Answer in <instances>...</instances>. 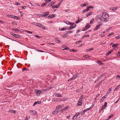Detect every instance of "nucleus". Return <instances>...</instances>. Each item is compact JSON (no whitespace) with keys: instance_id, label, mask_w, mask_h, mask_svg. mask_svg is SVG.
<instances>
[{"instance_id":"nucleus-1","label":"nucleus","mask_w":120,"mask_h":120,"mask_svg":"<svg viewBox=\"0 0 120 120\" xmlns=\"http://www.w3.org/2000/svg\"><path fill=\"white\" fill-rule=\"evenodd\" d=\"M102 18L101 21L103 22H106L109 20V16L106 13L103 12L102 13Z\"/></svg>"},{"instance_id":"nucleus-2","label":"nucleus","mask_w":120,"mask_h":120,"mask_svg":"<svg viewBox=\"0 0 120 120\" xmlns=\"http://www.w3.org/2000/svg\"><path fill=\"white\" fill-rule=\"evenodd\" d=\"M60 110L56 107V109L52 112V113L53 115L56 114L59 112Z\"/></svg>"},{"instance_id":"nucleus-3","label":"nucleus","mask_w":120,"mask_h":120,"mask_svg":"<svg viewBox=\"0 0 120 120\" xmlns=\"http://www.w3.org/2000/svg\"><path fill=\"white\" fill-rule=\"evenodd\" d=\"M36 26L39 27L41 28L42 29H45V26H43L42 24H40L39 23H37L36 24Z\"/></svg>"},{"instance_id":"nucleus-4","label":"nucleus","mask_w":120,"mask_h":120,"mask_svg":"<svg viewBox=\"0 0 120 120\" xmlns=\"http://www.w3.org/2000/svg\"><path fill=\"white\" fill-rule=\"evenodd\" d=\"M30 114L31 115H33L34 116L37 115V112L36 111L34 110H30L29 111Z\"/></svg>"},{"instance_id":"nucleus-5","label":"nucleus","mask_w":120,"mask_h":120,"mask_svg":"<svg viewBox=\"0 0 120 120\" xmlns=\"http://www.w3.org/2000/svg\"><path fill=\"white\" fill-rule=\"evenodd\" d=\"M10 33L13 36L17 38H19L21 37L18 34H14L12 32H10Z\"/></svg>"},{"instance_id":"nucleus-6","label":"nucleus","mask_w":120,"mask_h":120,"mask_svg":"<svg viewBox=\"0 0 120 120\" xmlns=\"http://www.w3.org/2000/svg\"><path fill=\"white\" fill-rule=\"evenodd\" d=\"M34 91L36 95H40L41 93V91L40 90H35Z\"/></svg>"},{"instance_id":"nucleus-7","label":"nucleus","mask_w":120,"mask_h":120,"mask_svg":"<svg viewBox=\"0 0 120 120\" xmlns=\"http://www.w3.org/2000/svg\"><path fill=\"white\" fill-rule=\"evenodd\" d=\"M82 100L80 99H79L77 103V106H80L82 105Z\"/></svg>"},{"instance_id":"nucleus-8","label":"nucleus","mask_w":120,"mask_h":120,"mask_svg":"<svg viewBox=\"0 0 120 120\" xmlns=\"http://www.w3.org/2000/svg\"><path fill=\"white\" fill-rule=\"evenodd\" d=\"M63 2V0H61L58 3L57 5H56L55 6L53 5L52 6V8H58L59 6L61 4V3Z\"/></svg>"},{"instance_id":"nucleus-9","label":"nucleus","mask_w":120,"mask_h":120,"mask_svg":"<svg viewBox=\"0 0 120 120\" xmlns=\"http://www.w3.org/2000/svg\"><path fill=\"white\" fill-rule=\"evenodd\" d=\"M107 96V95H106L102 97V98L100 100V102L101 103L106 98Z\"/></svg>"},{"instance_id":"nucleus-10","label":"nucleus","mask_w":120,"mask_h":120,"mask_svg":"<svg viewBox=\"0 0 120 120\" xmlns=\"http://www.w3.org/2000/svg\"><path fill=\"white\" fill-rule=\"evenodd\" d=\"M101 25V24H99L98 25H97L96 26V28L94 29V31L97 30L99 28V27Z\"/></svg>"},{"instance_id":"nucleus-11","label":"nucleus","mask_w":120,"mask_h":120,"mask_svg":"<svg viewBox=\"0 0 120 120\" xmlns=\"http://www.w3.org/2000/svg\"><path fill=\"white\" fill-rule=\"evenodd\" d=\"M76 25H75L74 26V27H73L72 25H71V26L68 28V29L69 30H71L75 28L76 26Z\"/></svg>"},{"instance_id":"nucleus-12","label":"nucleus","mask_w":120,"mask_h":120,"mask_svg":"<svg viewBox=\"0 0 120 120\" xmlns=\"http://www.w3.org/2000/svg\"><path fill=\"white\" fill-rule=\"evenodd\" d=\"M55 16V15L54 14H51L48 16V18L49 19H52Z\"/></svg>"},{"instance_id":"nucleus-13","label":"nucleus","mask_w":120,"mask_h":120,"mask_svg":"<svg viewBox=\"0 0 120 120\" xmlns=\"http://www.w3.org/2000/svg\"><path fill=\"white\" fill-rule=\"evenodd\" d=\"M55 94L56 96L59 97H61L62 96V95L61 94L58 93H56V94Z\"/></svg>"},{"instance_id":"nucleus-14","label":"nucleus","mask_w":120,"mask_h":120,"mask_svg":"<svg viewBox=\"0 0 120 120\" xmlns=\"http://www.w3.org/2000/svg\"><path fill=\"white\" fill-rule=\"evenodd\" d=\"M87 8L86 9H84L83 10L82 12V13H84L85 12L88 11L90 10L89 8Z\"/></svg>"},{"instance_id":"nucleus-15","label":"nucleus","mask_w":120,"mask_h":120,"mask_svg":"<svg viewBox=\"0 0 120 120\" xmlns=\"http://www.w3.org/2000/svg\"><path fill=\"white\" fill-rule=\"evenodd\" d=\"M64 106V104H62L61 105H58L57 107V108L59 109H60V108H62Z\"/></svg>"},{"instance_id":"nucleus-16","label":"nucleus","mask_w":120,"mask_h":120,"mask_svg":"<svg viewBox=\"0 0 120 120\" xmlns=\"http://www.w3.org/2000/svg\"><path fill=\"white\" fill-rule=\"evenodd\" d=\"M87 5L88 4L86 3H85L84 4H81L80 5L81 7H86L87 6Z\"/></svg>"},{"instance_id":"nucleus-17","label":"nucleus","mask_w":120,"mask_h":120,"mask_svg":"<svg viewBox=\"0 0 120 120\" xmlns=\"http://www.w3.org/2000/svg\"><path fill=\"white\" fill-rule=\"evenodd\" d=\"M49 13V12L47 11L45 12H43V14H44L45 15V16H46L48 15Z\"/></svg>"},{"instance_id":"nucleus-18","label":"nucleus","mask_w":120,"mask_h":120,"mask_svg":"<svg viewBox=\"0 0 120 120\" xmlns=\"http://www.w3.org/2000/svg\"><path fill=\"white\" fill-rule=\"evenodd\" d=\"M97 62L99 65H101L102 64H103V63H102L101 61L99 60H98L97 61Z\"/></svg>"},{"instance_id":"nucleus-19","label":"nucleus","mask_w":120,"mask_h":120,"mask_svg":"<svg viewBox=\"0 0 120 120\" xmlns=\"http://www.w3.org/2000/svg\"><path fill=\"white\" fill-rule=\"evenodd\" d=\"M12 18H13L16 19H19V18H20L17 16L13 15Z\"/></svg>"},{"instance_id":"nucleus-20","label":"nucleus","mask_w":120,"mask_h":120,"mask_svg":"<svg viewBox=\"0 0 120 120\" xmlns=\"http://www.w3.org/2000/svg\"><path fill=\"white\" fill-rule=\"evenodd\" d=\"M90 27V26L89 23L87 24L86 25L85 27V29L86 28L87 29Z\"/></svg>"},{"instance_id":"nucleus-21","label":"nucleus","mask_w":120,"mask_h":120,"mask_svg":"<svg viewBox=\"0 0 120 120\" xmlns=\"http://www.w3.org/2000/svg\"><path fill=\"white\" fill-rule=\"evenodd\" d=\"M67 29V28L66 27H64L63 28H62L60 30H66Z\"/></svg>"},{"instance_id":"nucleus-22","label":"nucleus","mask_w":120,"mask_h":120,"mask_svg":"<svg viewBox=\"0 0 120 120\" xmlns=\"http://www.w3.org/2000/svg\"><path fill=\"white\" fill-rule=\"evenodd\" d=\"M118 8H110V10H112L113 11L117 10Z\"/></svg>"},{"instance_id":"nucleus-23","label":"nucleus","mask_w":120,"mask_h":120,"mask_svg":"<svg viewBox=\"0 0 120 120\" xmlns=\"http://www.w3.org/2000/svg\"><path fill=\"white\" fill-rule=\"evenodd\" d=\"M68 99V98H61V101H65V100H67Z\"/></svg>"},{"instance_id":"nucleus-24","label":"nucleus","mask_w":120,"mask_h":120,"mask_svg":"<svg viewBox=\"0 0 120 120\" xmlns=\"http://www.w3.org/2000/svg\"><path fill=\"white\" fill-rule=\"evenodd\" d=\"M107 104V102H105L104 103V105H103L102 106V107H103V108H104L105 109V108L106 107Z\"/></svg>"},{"instance_id":"nucleus-25","label":"nucleus","mask_w":120,"mask_h":120,"mask_svg":"<svg viewBox=\"0 0 120 120\" xmlns=\"http://www.w3.org/2000/svg\"><path fill=\"white\" fill-rule=\"evenodd\" d=\"M86 112V109H85L84 110L82 111L81 112V114L82 115H83L84 114L85 112Z\"/></svg>"},{"instance_id":"nucleus-26","label":"nucleus","mask_w":120,"mask_h":120,"mask_svg":"<svg viewBox=\"0 0 120 120\" xmlns=\"http://www.w3.org/2000/svg\"><path fill=\"white\" fill-rule=\"evenodd\" d=\"M93 106H94V105H92V106H91L90 107V108L86 109H86V111H87L88 110H89L91 109H92V108L93 107Z\"/></svg>"},{"instance_id":"nucleus-27","label":"nucleus","mask_w":120,"mask_h":120,"mask_svg":"<svg viewBox=\"0 0 120 120\" xmlns=\"http://www.w3.org/2000/svg\"><path fill=\"white\" fill-rule=\"evenodd\" d=\"M120 87V85H118L117 86L116 88L114 90V91L117 90Z\"/></svg>"},{"instance_id":"nucleus-28","label":"nucleus","mask_w":120,"mask_h":120,"mask_svg":"<svg viewBox=\"0 0 120 120\" xmlns=\"http://www.w3.org/2000/svg\"><path fill=\"white\" fill-rule=\"evenodd\" d=\"M118 45V44H113L112 45V47H116Z\"/></svg>"},{"instance_id":"nucleus-29","label":"nucleus","mask_w":120,"mask_h":120,"mask_svg":"<svg viewBox=\"0 0 120 120\" xmlns=\"http://www.w3.org/2000/svg\"><path fill=\"white\" fill-rule=\"evenodd\" d=\"M32 5L34 7H36V6H37L38 7H40V5H38L37 4H32Z\"/></svg>"},{"instance_id":"nucleus-30","label":"nucleus","mask_w":120,"mask_h":120,"mask_svg":"<svg viewBox=\"0 0 120 120\" xmlns=\"http://www.w3.org/2000/svg\"><path fill=\"white\" fill-rule=\"evenodd\" d=\"M98 19H100L101 21L102 16H101V15H98Z\"/></svg>"},{"instance_id":"nucleus-31","label":"nucleus","mask_w":120,"mask_h":120,"mask_svg":"<svg viewBox=\"0 0 120 120\" xmlns=\"http://www.w3.org/2000/svg\"><path fill=\"white\" fill-rule=\"evenodd\" d=\"M69 107V106H67L66 107H65L63 108V110H64V111H66L67 109Z\"/></svg>"},{"instance_id":"nucleus-32","label":"nucleus","mask_w":120,"mask_h":120,"mask_svg":"<svg viewBox=\"0 0 120 120\" xmlns=\"http://www.w3.org/2000/svg\"><path fill=\"white\" fill-rule=\"evenodd\" d=\"M92 12H89L86 15V16L88 17L92 14Z\"/></svg>"},{"instance_id":"nucleus-33","label":"nucleus","mask_w":120,"mask_h":120,"mask_svg":"<svg viewBox=\"0 0 120 120\" xmlns=\"http://www.w3.org/2000/svg\"><path fill=\"white\" fill-rule=\"evenodd\" d=\"M74 77H75V76H73L71 78L69 79L68 80V81H69L71 80H73L75 79V78H74Z\"/></svg>"},{"instance_id":"nucleus-34","label":"nucleus","mask_w":120,"mask_h":120,"mask_svg":"<svg viewBox=\"0 0 120 120\" xmlns=\"http://www.w3.org/2000/svg\"><path fill=\"white\" fill-rule=\"evenodd\" d=\"M65 23L67 24H70L71 25L72 24V22H70L68 21H66V22Z\"/></svg>"},{"instance_id":"nucleus-35","label":"nucleus","mask_w":120,"mask_h":120,"mask_svg":"<svg viewBox=\"0 0 120 120\" xmlns=\"http://www.w3.org/2000/svg\"><path fill=\"white\" fill-rule=\"evenodd\" d=\"M28 70H29V69H28L26 67H25L22 69V71H24Z\"/></svg>"},{"instance_id":"nucleus-36","label":"nucleus","mask_w":120,"mask_h":120,"mask_svg":"<svg viewBox=\"0 0 120 120\" xmlns=\"http://www.w3.org/2000/svg\"><path fill=\"white\" fill-rule=\"evenodd\" d=\"M56 39L57 38H55V40L56 42L57 43H60V42L61 41H60Z\"/></svg>"},{"instance_id":"nucleus-37","label":"nucleus","mask_w":120,"mask_h":120,"mask_svg":"<svg viewBox=\"0 0 120 120\" xmlns=\"http://www.w3.org/2000/svg\"><path fill=\"white\" fill-rule=\"evenodd\" d=\"M30 116H27L25 118V120H28V119L30 118Z\"/></svg>"},{"instance_id":"nucleus-38","label":"nucleus","mask_w":120,"mask_h":120,"mask_svg":"<svg viewBox=\"0 0 120 120\" xmlns=\"http://www.w3.org/2000/svg\"><path fill=\"white\" fill-rule=\"evenodd\" d=\"M12 15H10V14H7L6 15L8 17H10V18H12Z\"/></svg>"},{"instance_id":"nucleus-39","label":"nucleus","mask_w":120,"mask_h":120,"mask_svg":"<svg viewBox=\"0 0 120 120\" xmlns=\"http://www.w3.org/2000/svg\"><path fill=\"white\" fill-rule=\"evenodd\" d=\"M57 98H54L52 99V101L55 102H57Z\"/></svg>"},{"instance_id":"nucleus-40","label":"nucleus","mask_w":120,"mask_h":120,"mask_svg":"<svg viewBox=\"0 0 120 120\" xmlns=\"http://www.w3.org/2000/svg\"><path fill=\"white\" fill-rule=\"evenodd\" d=\"M12 30H13L15 31H19V29H17V28L13 29H12Z\"/></svg>"},{"instance_id":"nucleus-41","label":"nucleus","mask_w":120,"mask_h":120,"mask_svg":"<svg viewBox=\"0 0 120 120\" xmlns=\"http://www.w3.org/2000/svg\"><path fill=\"white\" fill-rule=\"evenodd\" d=\"M94 19H92L90 22V24H92L94 21Z\"/></svg>"},{"instance_id":"nucleus-42","label":"nucleus","mask_w":120,"mask_h":120,"mask_svg":"<svg viewBox=\"0 0 120 120\" xmlns=\"http://www.w3.org/2000/svg\"><path fill=\"white\" fill-rule=\"evenodd\" d=\"M47 4V3H43L41 5V7H43L44 6H45V5Z\"/></svg>"},{"instance_id":"nucleus-43","label":"nucleus","mask_w":120,"mask_h":120,"mask_svg":"<svg viewBox=\"0 0 120 120\" xmlns=\"http://www.w3.org/2000/svg\"><path fill=\"white\" fill-rule=\"evenodd\" d=\"M94 49V48H91L90 49H88L86 50V51L87 52H89V51H91V50Z\"/></svg>"},{"instance_id":"nucleus-44","label":"nucleus","mask_w":120,"mask_h":120,"mask_svg":"<svg viewBox=\"0 0 120 120\" xmlns=\"http://www.w3.org/2000/svg\"><path fill=\"white\" fill-rule=\"evenodd\" d=\"M82 41V40H80L79 41H76V42H75V43L76 44H78L79 43H80Z\"/></svg>"},{"instance_id":"nucleus-45","label":"nucleus","mask_w":120,"mask_h":120,"mask_svg":"<svg viewBox=\"0 0 120 120\" xmlns=\"http://www.w3.org/2000/svg\"><path fill=\"white\" fill-rule=\"evenodd\" d=\"M66 34L67 33H66L65 34L63 35L62 36L64 38L67 37V36L68 34Z\"/></svg>"},{"instance_id":"nucleus-46","label":"nucleus","mask_w":120,"mask_h":120,"mask_svg":"<svg viewBox=\"0 0 120 120\" xmlns=\"http://www.w3.org/2000/svg\"><path fill=\"white\" fill-rule=\"evenodd\" d=\"M73 31H67L65 32V33H71L73 32Z\"/></svg>"},{"instance_id":"nucleus-47","label":"nucleus","mask_w":120,"mask_h":120,"mask_svg":"<svg viewBox=\"0 0 120 120\" xmlns=\"http://www.w3.org/2000/svg\"><path fill=\"white\" fill-rule=\"evenodd\" d=\"M115 38L117 39L120 38V34L119 35L117 36H116Z\"/></svg>"},{"instance_id":"nucleus-48","label":"nucleus","mask_w":120,"mask_h":120,"mask_svg":"<svg viewBox=\"0 0 120 120\" xmlns=\"http://www.w3.org/2000/svg\"><path fill=\"white\" fill-rule=\"evenodd\" d=\"M77 118V116L76 115H75L72 118V120H74L76 118Z\"/></svg>"},{"instance_id":"nucleus-49","label":"nucleus","mask_w":120,"mask_h":120,"mask_svg":"<svg viewBox=\"0 0 120 120\" xmlns=\"http://www.w3.org/2000/svg\"><path fill=\"white\" fill-rule=\"evenodd\" d=\"M83 57L85 58H88L89 57V56L88 55H84Z\"/></svg>"},{"instance_id":"nucleus-50","label":"nucleus","mask_w":120,"mask_h":120,"mask_svg":"<svg viewBox=\"0 0 120 120\" xmlns=\"http://www.w3.org/2000/svg\"><path fill=\"white\" fill-rule=\"evenodd\" d=\"M113 116L111 114L110 116H109L108 117V118L107 119V120H108L110 118H111Z\"/></svg>"},{"instance_id":"nucleus-51","label":"nucleus","mask_w":120,"mask_h":120,"mask_svg":"<svg viewBox=\"0 0 120 120\" xmlns=\"http://www.w3.org/2000/svg\"><path fill=\"white\" fill-rule=\"evenodd\" d=\"M79 76V74H76L73 76H75V77H74V78H75V79L76 77H78Z\"/></svg>"},{"instance_id":"nucleus-52","label":"nucleus","mask_w":120,"mask_h":120,"mask_svg":"<svg viewBox=\"0 0 120 120\" xmlns=\"http://www.w3.org/2000/svg\"><path fill=\"white\" fill-rule=\"evenodd\" d=\"M117 56H120V51H119L116 54Z\"/></svg>"},{"instance_id":"nucleus-53","label":"nucleus","mask_w":120,"mask_h":120,"mask_svg":"<svg viewBox=\"0 0 120 120\" xmlns=\"http://www.w3.org/2000/svg\"><path fill=\"white\" fill-rule=\"evenodd\" d=\"M51 0H45V1L46 2V3H47L50 2Z\"/></svg>"},{"instance_id":"nucleus-54","label":"nucleus","mask_w":120,"mask_h":120,"mask_svg":"<svg viewBox=\"0 0 120 120\" xmlns=\"http://www.w3.org/2000/svg\"><path fill=\"white\" fill-rule=\"evenodd\" d=\"M111 52L110 51H109L106 53V55H109V54H111Z\"/></svg>"},{"instance_id":"nucleus-55","label":"nucleus","mask_w":120,"mask_h":120,"mask_svg":"<svg viewBox=\"0 0 120 120\" xmlns=\"http://www.w3.org/2000/svg\"><path fill=\"white\" fill-rule=\"evenodd\" d=\"M35 36L36 38H41V36H39L37 35H36Z\"/></svg>"},{"instance_id":"nucleus-56","label":"nucleus","mask_w":120,"mask_h":120,"mask_svg":"<svg viewBox=\"0 0 120 120\" xmlns=\"http://www.w3.org/2000/svg\"><path fill=\"white\" fill-rule=\"evenodd\" d=\"M101 84V83H98V84H97L95 86V87H97L98 86H99V85H100Z\"/></svg>"},{"instance_id":"nucleus-57","label":"nucleus","mask_w":120,"mask_h":120,"mask_svg":"<svg viewBox=\"0 0 120 120\" xmlns=\"http://www.w3.org/2000/svg\"><path fill=\"white\" fill-rule=\"evenodd\" d=\"M80 114V113H79V112H77V113H76L75 115H76L77 116H77L79 115Z\"/></svg>"},{"instance_id":"nucleus-58","label":"nucleus","mask_w":120,"mask_h":120,"mask_svg":"<svg viewBox=\"0 0 120 120\" xmlns=\"http://www.w3.org/2000/svg\"><path fill=\"white\" fill-rule=\"evenodd\" d=\"M80 22V20L78 19L75 22V23L77 24Z\"/></svg>"},{"instance_id":"nucleus-59","label":"nucleus","mask_w":120,"mask_h":120,"mask_svg":"<svg viewBox=\"0 0 120 120\" xmlns=\"http://www.w3.org/2000/svg\"><path fill=\"white\" fill-rule=\"evenodd\" d=\"M37 102V104H40L41 103V101H36Z\"/></svg>"},{"instance_id":"nucleus-60","label":"nucleus","mask_w":120,"mask_h":120,"mask_svg":"<svg viewBox=\"0 0 120 120\" xmlns=\"http://www.w3.org/2000/svg\"><path fill=\"white\" fill-rule=\"evenodd\" d=\"M13 110H12V109H10L9 110V111L11 113H13Z\"/></svg>"},{"instance_id":"nucleus-61","label":"nucleus","mask_w":120,"mask_h":120,"mask_svg":"<svg viewBox=\"0 0 120 120\" xmlns=\"http://www.w3.org/2000/svg\"><path fill=\"white\" fill-rule=\"evenodd\" d=\"M106 42L104 41H103L101 43L100 45L104 44Z\"/></svg>"},{"instance_id":"nucleus-62","label":"nucleus","mask_w":120,"mask_h":120,"mask_svg":"<svg viewBox=\"0 0 120 120\" xmlns=\"http://www.w3.org/2000/svg\"><path fill=\"white\" fill-rule=\"evenodd\" d=\"M61 98H57V102H59L60 101H61Z\"/></svg>"},{"instance_id":"nucleus-63","label":"nucleus","mask_w":120,"mask_h":120,"mask_svg":"<svg viewBox=\"0 0 120 120\" xmlns=\"http://www.w3.org/2000/svg\"><path fill=\"white\" fill-rule=\"evenodd\" d=\"M26 32L28 33H29L30 34H32L33 33V32L31 31H30L27 30H26Z\"/></svg>"},{"instance_id":"nucleus-64","label":"nucleus","mask_w":120,"mask_h":120,"mask_svg":"<svg viewBox=\"0 0 120 120\" xmlns=\"http://www.w3.org/2000/svg\"><path fill=\"white\" fill-rule=\"evenodd\" d=\"M120 77L119 76V75H118L116 76V79H119Z\"/></svg>"}]
</instances>
